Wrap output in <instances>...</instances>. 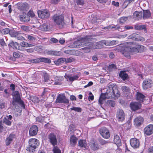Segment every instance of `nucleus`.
<instances>
[{
	"mask_svg": "<svg viewBox=\"0 0 153 153\" xmlns=\"http://www.w3.org/2000/svg\"><path fill=\"white\" fill-rule=\"evenodd\" d=\"M90 46L88 47L87 49L85 51L86 52H90V50L100 49L103 48L101 45L99 43V42L93 43L91 42H90Z\"/></svg>",
	"mask_w": 153,
	"mask_h": 153,
	"instance_id": "obj_10",
	"label": "nucleus"
},
{
	"mask_svg": "<svg viewBox=\"0 0 153 153\" xmlns=\"http://www.w3.org/2000/svg\"><path fill=\"white\" fill-rule=\"evenodd\" d=\"M53 150L54 152V153H61V150L57 146H53Z\"/></svg>",
	"mask_w": 153,
	"mask_h": 153,
	"instance_id": "obj_49",
	"label": "nucleus"
},
{
	"mask_svg": "<svg viewBox=\"0 0 153 153\" xmlns=\"http://www.w3.org/2000/svg\"><path fill=\"white\" fill-rule=\"evenodd\" d=\"M142 12L135 11L133 13V18L136 20H139L142 18Z\"/></svg>",
	"mask_w": 153,
	"mask_h": 153,
	"instance_id": "obj_23",
	"label": "nucleus"
},
{
	"mask_svg": "<svg viewBox=\"0 0 153 153\" xmlns=\"http://www.w3.org/2000/svg\"><path fill=\"white\" fill-rule=\"evenodd\" d=\"M105 97H103V96L102 95L100 96L99 100V102L100 104H102V101L104 99H105V97H107L108 98L107 95L105 96Z\"/></svg>",
	"mask_w": 153,
	"mask_h": 153,
	"instance_id": "obj_57",
	"label": "nucleus"
},
{
	"mask_svg": "<svg viewBox=\"0 0 153 153\" xmlns=\"http://www.w3.org/2000/svg\"><path fill=\"white\" fill-rule=\"evenodd\" d=\"M138 36V35L136 33H134L128 36V39H131L133 40L137 41V38Z\"/></svg>",
	"mask_w": 153,
	"mask_h": 153,
	"instance_id": "obj_39",
	"label": "nucleus"
},
{
	"mask_svg": "<svg viewBox=\"0 0 153 153\" xmlns=\"http://www.w3.org/2000/svg\"><path fill=\"white\" fill-rule=\"evenodd\" d=\"M144 119L143 117L139 116L136 117L134 120V124L137 126H139L143 123Z\"/></svg>",
	"mask_w": 153,
	"mask_h": 153,
	"instance_id": "obj_17",
	"label": "nucleus"
},
{
	"mask_svg": "<svg viewBox=\"0 0 153 153\" xmlns=\"http://www.w3.org/2000/svg\"><path fill=\"white\" fill-rule=\"evenodd\" d=\"M70 109L71 110L78 112H80L82 111V109L80 107H73L72 108H71Z\"/></svg>",
	"mask_w": 153,
	"mask_h": 153,
	"instance_id": "obj_47",
	"label": "nucleus"
},
{
	"mask_svg": "<svg viewBox=\"0 0 153 153\" xmlns=\"http://www.w3.org/2000/svg\"><path fill=\"white\" fill-rule=\"evenodd\" d=\"M143 18L144 19L149 18L151 16V13L148 10H143Z\"/></svg>",
	"mask_w": 153,
	"mask_h": 153,
	"instance_id": "obj_28",
	"label": "nucleus"
},
{
	"mask_svg": "<svg viewBox=\"0 0 153 153\" xmlns=\"http://www.w3.org/2000/svg\"><path fill=\"white\" fill-rule=\"evenodd\" d=\"M89 96L88 97V99L90 100H93L94 99V96L92 95V94L91 92H90L89 93Z\"/></svg>",
	"mask_w": 153,
	"mask_h": 153,
	"instance_id": "obj_64",
	"label": "nucleus"
},
{
	"mask_svg": "<svg viewBox=\"0 0 153 153\" xmlns=\"http://www.w3.org/2000/svg\"><path fill=\"white\" fill-rule=\"evenodd\" d=\"M52 19L54 23L58 25H62L64 23V18L61 15L56 14L52 17Z\"/></svg>",
	"mask_w": 153,
	"mask_h": 153,
	"instance_id": "obj_4",
	"label": "nucleus"
},
{
	"mask_svg": "<svg viewBox=\"0 0 153 153\" xmlns=\"http://www.w3.org/2000/svg\"><path fill=\"white\" fill-rule=\"evenodd\" d=\"M13 95L14 96L13 98L16 99V100L18 101L21 98L19 91H15L13 93Z\"/></svg>",
	"mask_w": 153,
	"mask_h": 153,
	"instance_id": "obj_41",
	"label": "nucleus"
},
{
	"mask_svg": "<svg viewBox=\"0 0 153 153\" xmlns=\"http://www.w3.org/2000/svg\"><path fill=\"white\" fill-rule=\"evenodd\" d=\"M122 91L126 94H128L130 92V89L129 88L126 86H123L121 88Z\"/></svg>",
	"mask_w": 153,
	"mask_h": 153,
	"instance_id": "obj_42",
	"label": "nucleus"
},
{
	"mask_svg": "<svg viewBox=\"0 0 153 153\" xmlns=\"http://www.w3.org/2000/svg\"><path fill=\"white\" fill-rule=\"evenodd\" d=\"M20 34L19 32L14 30H11L10 35L12 37H16Z\"/></svg>",
	"mask_w": 153,
	"mask_h": 153,
	"instance_id": "obj_36",
	"label": "nucleus"
},
{
	"mask_svg": "<svg viewBox=\"0 0 153 153\" xmlns=\"http://www.w3.org/2000/svg\"><path fill=\"white\" fill-rule=\"evenodd\" d=\"M41 62L50 64L51 62V60L49 58L42 57H41Z\"/></svg>",
	"mask_w": 153,
	"mask_h": 153,
	"instance_id": "obj_38",
	"label": "nucleus"
},
{
	"mask_svg": "<svg viewBox=\"0 0 153 153\" xmlns=\"http://www.w3.org/2000/svg\"><path fill=\"white\" fill-rule=\"evenodd\" d=\"M79 146L84 148H86L87 146L86 141L83 140H80L78 143Z\"/></svg>",
	"mask_w": 153,
	"mask_h": 153,
	"instance_id": "obj_34",
	"label": "nucleus"
},
{
	"mask_svg": "<svg viewBox=\"0 0 153 153\" xmlns=\"http://www.w3.org/2000/svg\"><path fill=\"white\" fill-rule=\"evenodd\" d=\"M76 2L77 5H83L85 3L83 0H76Z\"/></svg>",
	"mask_w": 153,
	"mask_h": 153,
	"instance_id": "obj_55",
	"label": "nucleus"
},
{
	"mask_svg": "<svg viewBox=\"0 0 153 153\" xmlns=\"http://www.w3.org/2000/svg\"><path fill=\"white\" fill-rule=\"evenodd\" d=\"M39 18L41 19H48L50 16L49 11L47 10H42L37 11Z\"/></svg>",
	"mask_w": 153,
	"mask_h": 153,
	"instance_id": "obj_7",
	"label": "nucleus"
},
{
	"mask_svg": "<svg viewBox=\"0 0 153 153\" xmlns=\"http://www.w3.org/2000/svg\"><path fill=\"white\" fill-rule=\"evenodd\" d=\"M7 107V104L4 101L2 100H0V109H5Z\"/></svg>",
	"mask_w": 153,
	"mask_h": 153,
	"instance_id": "obj_37",
	"label": "nucleus"
},
{
	"mask_svg": "<svg viewBox=\"0 0 153 153\" xmlns=\"http://www.w3.org/2000/svg\"><path fill=\"white\" fill-rule=\"evenodd\" d=\"M21 28L22 30L26 32H29L30 29V28L29 27L25 25L21 26Z\"/></svg>",
	"mask_w": 153,
	"mask_h": 153,
	"instance_id": "obj_43",
	"label": "nucleus"
},
{
	"mask_svg": "<svg viewBox=\"0 0 153 153\" xmlns=\"http://www.w3.org/2000/svg\"><path fill=\"white\" fill-rule=\"evenodd\" d=\"M27 38L29 40L31 41H33L34 40V37L29 35H27Z\"/></svg>",
	"mask_w": 153,
	"mask_h": 153,
	"instance_id": "obj_61",
	"label": "nucleus"
},
{
	"mask_svg": "<svg viewBox=\"0 0 153 153\" xmlns=\"http://www.w3.org/2000/svg\"><path fill=\"white\" fill-rule=\"evenodd\" d=\"M101 135L105 139H108L110 136V134L109 130L105 127H102L99 130Z\"/></svg>",
	"mask_w": 153,
	"mask_h": 153,
	"instance_id": "obj_8",
	"label": "nucleus"
},
{
	"mask_svg": "<svg viewBox=\"0 0 153 153\" xmlns=\"http://www.w3.org/2000/svg\"><path fill=\"white\" fill-rule=\"evenodd\" d=\"M119 76L124 80L126 79L128 77V75L125 71H121L119 74Z\"/></svg>",
	"mask_w": 153,
	"mask_h": 153,
	"instance_id": "obj_32",
	"label": "nucleus"
},
{
	"mask_svg": "<svg viewBox=\"0 0 153 153\" xmlns=\"http://www.w3.org/2000/svg\"><path fill=\"white\" fill-rule=\"evenodd\" d=\"M128 20L127 17H121L119 19V22L120 23L123 24L124 23Z\"/></svg>",
	"mask_w": 153,
	"mask_h": 153,
	"instance_id": "obj_48",
	"label": "nucleus"
},
{
	"mask_svg": "<svg viewBox=\"0 0 153 153\" xmlns=\"http://www.w3.org/2000/svg\"><path fill=\"white\" fill-rule=\"evenodd\" d=\"M126 45L127 47H129V50L131 53H138L137 44L132 42H127Z\"/></svg>",
	"mask_w": 153,
	"mask_h": 153,
	"instance_id": "obj_6",
	"label": "nucleus"
},
{
	"mask_svg": "<svg viewBox=\"0 0 153 153\" xmlns=\"http://www.w3.org/2000/svg\"><path fill=\"white\" fill-rule=\"evenodd\" d=\"M114 84L110 83L107 88V90L105 93V96H107L108 98L114 97H118L120 94V92L115 88L114 89Z\"/></svg>",
	"mask_w": 153,
	"mask_h": 153,
	"instance_id": "obj_1",
	"label": "nucleus"
},
{
	"mask_svg": "<svg viewBox=\"0 0 153 153\" xmlns=\"http://www.w3.org/2000/svg\"><path fill=\"white\" fill-rule=\"evenodd\" d=\"M15 138L16 136L14 134H10L9 135L5 140V143L6 146L9 145Z\"/></svg>",
	"mask_w": 153,
	"mask_h": 153,
	"instance_id": "obj_21",
	"label": "nucleus"
},
{
	"mask_svg": "<svg viewBox=\"0 0 153 153\" xmlns=\"http://www.w3.org/2000/svg\"><path fill=\"white\" fill-rule=\"evenodd\" d=\"M145 41L144 38L143 37L140 36L138 35V37L137 38V41H141V42H143Z\"/></svg>",
	"mask_w": 153,
	"mask_h": 153,
	"instance_id": "obj_60",
	"label": "nucleus"
},
{
	"mask_svg": "<svg viewBox=\"0 0 153 153\" xmlns=\"http://www.w3.org/2000/svg\"><path fill=\"white\" fill-rule=\"evenodd\" d=\"M44 80L45 82H47L49 79V75L46 73H43Z\"/></svg>",
	"mask_w": 153,
	"mask_h": 153,
	"instance_id": "obj_45",
	"label": "nucleus"
},
{
	"mask_svg": "<svg viewBox=\"0 0 153 153\" xmlns=\"http://www.w3.org/2000/svg\"><path fill=\"white\" fill-rule=\"evenodd\" d=\"M3 123L8 126L10 125L11 124V122L6 117L4 118L3 120Z\"/></svg>",
	"mask_w": 153,
	"mask_h": 153,
	"instance_id": "obj_46",
	"label": "nucleus"
},
{
	"mask_svg": "<svg viewBox=\"0 0 153 153\" xmlns=\"http://www.w3.org/2000/svg\"><path fill=\"white\" fill-rule=\"evenodd\" d=\"M104 29H114L115 30L118 29L119 30H120V27L117 25H110L107 27H104Z\"/></svg>",
	"mask_w": 153,
	"mask_h": 153,
	"instance_id": "obj_35",
	"label": "nucleus"
},
{
	"mask_svg": "<svg viewBox=\"0 0 153 153\" xmlns=\"http://www.w3.org/2000/svg\"><path fill=\"white\" fill-rule=\"evenodd\" d=\"M114 143L117 145H120L121 144V141L118 135H114Z\"/></svg>",
	"mask_w": 153,
	"mask_h": 153,
	"instance_id": "obj_29",
	"label": "nucleus"
},
{
	"mask_svg": "<svg viewBox=\"0 0 153 153\" xmlns=\"http://www.w3.org/2000/svg\"><path fill=\"white\" fill-rule=\"evenodd\" d=\"M13 56L16 58H18L20 56V55L19 53L15 52L13 53Z\"/></svg>",
	"mask_w": 153,
	"mask_h": 153,
	"instance_id": "obj_63",
	"label": "nucleus"
},
{
	"mask_svg": "<svg viewBox=\"0 0 153 153\" xmlns=\"http://www.w3.org/2000/svg\"><path fill=\"white\" fill-rule=\"evenodd\" d=\"M100 143L102 145H104L108 143L107 141L102 139L100 140Z\"/></svg>",
	"mask_w": 153,
	"mask_h": 153,
	"instance_id": "obj_62",
	"label": "nucleus"
},
{
	"mask_svg": "<svg viewBox=\"0 0 153 153\" xmlns=\"http://www.w3.org/2000/svg\"><path fill=\"white\" fill-rule=\"evenodd\" d=\"M29 146L26 149L27 151L29 152H33L34 149L38 146L39 141L37 139L35 138L30 139L29 140Z\"/></svg>",
	"mask_w": 153,
	"mask_h": 153,
	"instance_id": "obj_3",
	"label": "nucleus"
},
{
	"mask_svg": "<svg viewBox=\"0 0 153 153\" xmlns=\"http://www.w3.org/2000/svg\"><path fill=\"white\" fill-rule=\"evenodd\" d=\"M79 77L77 75H74L72 76L70 74H65V77L67 79V81L68 80L71 82L77 80Z\"/></svg>",
	"mask_w": 153,
	"mask_h": 153,
	"instance_id": "obj_24",
	"label": "nucleus"
},
{
	"mask_svg": "<svg viewBox=\"0 0 153 153\" xmlns=\"http://www.w3.org/2000/svg\"><path fill=\"white\" fill-rule=\"evenodd\" d=\"M69 100L66 98L65 95L60 94L57 97L56 102L57 103H68Z\"/></svg>",
	"mask_w": 153,
	"mask_h": 153,
	"instance_id": "obj_11",
	"label": "nucleus"
},
{
	"mask_svg": "<svg viewBox=\"0 0 153 153\" xmlns=\"http://www.w3.org/2000/svg\"><path fill=\"white\" fill-rule=\"evenodd\" d=\"M134 28L137 30H144V31L147 32L146 26L145 25H134Z\"/></svg>",
	"mask_w": 153,
	"mask_h": 153,
	"instance_id": "obj_26",
	"label": "nucleus"
},
{
	"mask_svg": "<svg viewBox=\"0 0 153 153\" xmlns=\"http://www.w3.org/2000/svg\"><path fill=\"white\" fill-rule=\"evenodd\" d=\"M130 106L131 109L133 111H136L140 108L141 104L137 102H132L130 104Z\"/></svg>",
	"mask_w": 153,
	"mask_h": 153,
	"instance_id": "obj_18",
	"label": "nucleus"
},
{
	"mask_svg": "<svg viewBox=\"0 0 153 153\" xmlns=\"http://www.w3.org/2000/svg\"><path fill=\"white\" fill-rule=\"evenodd\" d=\"M118 49L120 50V52L124 56L128 58L130 57V53L131 52L129 50V47H127L126 44L123 46L119 47Z\"/></svg>",
	"mask_w": 153,
	"mask_h": 153,
	"instance_id": "obj_5",
	"label": "nucleus"
},
{
	"mask_svg": "<svg viewBox=\"0 0 153 153\" xmlns=\"http://www.w3.org/2000/svg\"><path fill=\"white\" fill-rule=\"evenodd\" d=\"M49 142L53 146L57 145V140L56 135L53 133H50L48 136Z\"/></svg>",
	"mask_w": 153,
	"mask_h": 153,
	"instance_id": "obj_9",
	"label": "nucleus"
},
{
	"mask_svg": "<svg viewBox=\"0 0 153 153\" xmlns=\"http://www.w3.org/2000/svg\"><path fill=\"white\" fill-rule=\"evenodd\" d=\"M29 62L34 63H39L41 62V57L30 60H29Z\"/></svg>",
	"mask_w": 153,
	"mask_h": 153,
	"instance_id": "obj_44",
	"label": "nucleus"
},
{
	"mask_svg": "<svg viewBox=\"0 0 153 153\" xmlns=\"http://www.w3.org/2000/svg\"><path fill=\"white\" fill-rule=\"evenodd\" d=\"M28 43L24 41L20 43V46L23 47H28Z\"/></svg>",
	"mask_w": 153,
	"mask_h": 153,
	"instance_id": "obj_56",
	"label": "nucleus"
},
{
	"mask_svg": "<svg viewBox=\"0 0 153 153\" xmlns=\"http://www.w3.org/2000/svg\"><path fill=\"white\" fill-rule=\"evenodd\" d=\"M65 61V58H61L54 61V63L57 65H59L63 63Z\"/></svg>",
	"mask_w": 153,
	"mask_h": 153,
	"instance_id": "obj_31",
	"label": "nucleus"
},
{
	"mask_svg": "<svg viewBox=\"0 0 153 153\" xmlns=\"http://www.w3.org/2000/svg\"><path fill=\"white\" fill-rule=\"evenodd\" d=\"M17 8L21 11L26 10L28 8V4L26 3L17 4Z\"/></svg>",
	"mask_w": 153,
	"mask_h": 153,
	"instance_id": "obj_22",
	"label": "nucleus"
},
{
	"mask_svg": "<svg viewBox=\"0 0 153 153\" xmlns=\"http://www.w3.org/2000/svg\"><path fill=\"white\" fill-rule=\"evenodd\" d=\"M136 100L140 102H142L145 96L143 94L139 92H137L136 94Z\"/></svg>",
	"mask_w": 153,
	"mask_h": 153,
	"instance_id": "obj_25",
	"label": "nucleus"
},
{
	"mask_svg": "<svg viewBox=\"0 0 153 153\" xmlns=\"http://www.w3.org/2000/svg\"><path fill=\"white\" fill-rule=\"evenodd\" d=\"M77 138L74 136H72L70 138V143L72 146H74L76 143Z\"/></svg>",
	"mask_w": 153,
	"mask_h": 153,
	"instance_id": "obj_27",
	"label": "nucleus"
},
{
	"mask_svg": "<svg viewBox=\"0 0 153 153\" xmlns=\"http://www.w3.org/2000/svg\"><path fill=\"white\" fill-rule=\"evenodd\" d=\"M38 128L36 126H32L30 129L29 131V134L30 136H33L36 135L38 131Z\"/></svg>",
	"mask_w": 153,
	"mask_h": 153,
	"instance_id": "obj_19",
	"label": "nucleus"
},
{
	"mask_svg": "<svg viewBox=\"0 0 153 153\" xmlns=\"http://www.w3.org/2000/svg\"><path fill=\"white\" fill-rule=\"evenodd\" d=\"M51 78L52 81H55L54 84L55 85H61L62 84L61 82L64 79L63 76H51Z\"/></svg>",
	"mask_w": 153,
	"mask_h": 153,
	"instance_id": "obj_14",
	"label": "nucleus"
},
{
	"mask_svg": "<svg viewBox=\"0 0 153 153\" xmlns=\"http://www.w3.org/2000/svg\"><path fill=\"white\" fill-rule=\"evenodd\" d=\"M107 103L108 105L114 107L115 106V102L112 100H109L107 101Z\"/></svg>",
	"mask_w": 153,
	"mask_h": 153,
	"instance_id": "obj_50",
	"label": "nucleus"
},
{
	"mask_svg": "<svg viewBox=\"0 0 153 153\" xmlns=\"http://www.w3.org/2000/svg\"><path fill=\"white\" fill-rule=\"evenodd\" d=\"M19 105H21V107L23 109H25V105L23 101L22 100L20 99L18 102Z\"/></svg>",
	"mask_w": 153,
	"mask_h": 153,
	"instance_id": "obj_59",
	"label": "nucleus"
},
{
	"mask_svg": "<svg viewBox=\"0 0 153 153\" xmlns=\"http://www.w3.org/2000/svg\"><path fill=\"white\" fill-rule=\"evenodd\" d=\"M99 42V43H100L101 45H102V46L103 47L104 45H106V46H108V42L106 41V40H102L101 41H100Z\"/></svg>",
	"mask_w": 153,
	"mask_h": 153,
	"instance_id": "obj_54",
	"label": "nucleus"
},
{
	"mask_svg": "<svg viewBox=\"0 0 153 153\" xmlns=\"http://www.w3.org/2000/svg\"><path fill=\"white\" fill-rule=\"evenodd\" d=\"M22 19V20L25 22H27L29 21L30 19V17L29 16L27 15L24 18H21Z\"/></svg>",
	"mask_w": 153,
	"mask_h": 153,
	"instance_id": "obj_53",
	"label": "nucleus"
},
{
	"mask_svg": "<svg viewBox=\"0 0 153 153\" xmlns=\"http://www.w3.org/2000/svg\"><path fill=\"white\" fill-rule=\"evenodd\" d=\"M74 59L72 58H67V59L65 58V62L66 63H67L69 62H71L74 61Z\"/></svg>",
	"mask_w": 153,
	"mask_h": 153,
	"instance_id": "obj_58",
	"label": "nucleus"
},
{
	"mask_svg": "<svg viewBox=\"0 0 153 153\" xmlns=\"http://www.w3.org/2000/svg\"><path fill=\"white\" fill-rule=\"evenodd\" d=\"M130 142L131 146L134 148H137L140 146V142L136 138L131 139Z\"/></svg>",
	"mask_w": 153,
	"mask_h": 153,
	"instance_id": "obj_16",
	"label": "nucleus"
},
{
	"mask_svg": "<svg viewBox=\"0 0 153 153\" xmlns=\"http://www.w3.org/2000/svg\"><path fill=\"white\" fill-rule=\"evenodd\" d=\"M125 118V114L122 109H119L117 113V118L119 122H122Z\"/></svg>",
	"mask_w": 153,
	"mask_h": 153,
	"instance_id": "obj_15",
	"label": "nucleus"
},
{
	"mask_svg": "<svg viewBox=\"0 0 153 153\" xmlns=\"http://www.w3.org/2000/svg\"><path fill=\"white\" fill-rule=\"evenodd\" d=\"M145 134L148 135L151 134L153 133V125H149L144 128Z\"/></svg>",
	"mask_w": 153,
	"mask_h": 153,
	"instance_id": "obj_20",
	"label": "nucleus"
},
{
	"mask_svg": "<svg viewBox=\"0 0 153 153\" xmlns=\"http://www.w3.org/2000/svg\"><path fill=\"white\" fill-rule=\"evenodd\" d=\"M108 46H112L116 45L118 43V42L117 41L112 40L109 42H108Z\"/></svg>",
	"mask_w": 153,
	"mask_h": 153,
	"instance_id": "obj_51",
	"label": "nucleus"
},
{
	"mask_svg": "<svg viewBox=\"0 0 153 153\" xmlns=\"http://www.w3.org/2000/svg\"><path fill=\"white\" fill-rule=\"evenodd\" d=\"M91 148L93 150H96L99 149V147L97 143L96 142L91 143L90 144Z\"/></svg>",
	"mask_w": 153,
	"mask_h": 153,
	"instance_id": "obj_30",
	"label": "nucleus"
},
{
	"mask_svg": "<svg viewBox=\"0 0 153 153\" xmlns=\"http://www.w3.org/2000/svg\"><path fill=\"white\" fill-rule=\"evenodd\" d=\"M48 54L51 55L58 56L60 52L57 51H50L48 52Z\"/></svg>",
	"mask_w": 153,
	"mask_h": 153,
	"instance_id": "obj_40",
	"label": "nucleus"
},
{
	"mask_svg": "<svg viewBox=\"0 0 153 153\" xmlns=\"http://www.w3.org/2000/svg\"><path fill=\"white\" fill-rule=\"evenodd\" d=\"M137 44V48L138 49V52H143L146 50V48L144 46L140 45L138 44Z\"/></svg>",
	"mask_w": 153,
	"mask_h": 153,
	"instance_id": "obj_33",
	"label": "nucleus"
},
{
	"mask_svg": "<svg viewBox=\"0 0 153 153\" xmlns=\"http://www.w3.org/2000/svg\"><path fill=\"white\" fill-rule=\"evenodd\" d=\"M90 39L87 38V37H85L84 38H82L81 40L77 41H76L74 44L76 45V47H84L82 49L83 51L85 53L88 52H86L85 51L87 49L88 47L90 46Z\"/></svg>",
	"mask_w": 153,
	"mask_h": 153,
	"instance_id": "obj_2",
	"label": "nucleus"
},
{
	"mask_svg": "<svg viewBox=\"0 0 153 153\" xmlns=\"http://www.w3.org/2000/svg\"><path fill=\"white\" fill-rule=\"evenodd\" d=\"M11 30L8 28H6L3 29L2 30V33L4 34H6L9 33L10 34V33Z\"/></svg>",
	"mask_w": 153,
	"mask_h": 153,
	"instance_id": "obj_52",
	"label": "nucleus"
},
{
	"mask_svg": "<svg viewBox=\"0 0 153 153\" xmlns=\"http://www.w3.org/2000/svg\"><path fill=\"white\" fill-rule=\"evenodd\" d=\"M142 87L144 90L150 88L153 85L152 81L150 79H145L142 83Z\"/></svg>",
	"mask_w": 153,
	"mask_h": 153,
	"instance_id": "obj_12",
	"label": "nucleus"
},
{
	"mask_svg": "<svg viewBox=\"0 0 153 153\" xmlns=\"http://www.w3.org/2000/svg\"><path fill=\"white\" fill-rule=\"evenodd\" d=\"M9 47H11L14 49H18L21 51H23L24 48L20 46L19 44L13 41H11L8 44Z\"/></svg>",
	"mask_w": 153,
	"mask_h": 153,
	"instance_id": "obj_13",
	"label": "nucleus"
}]
</instances>
